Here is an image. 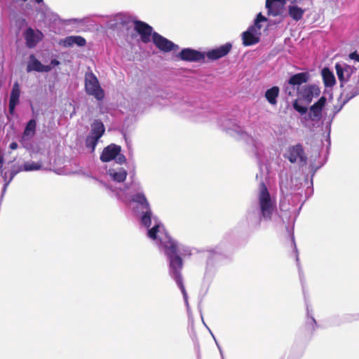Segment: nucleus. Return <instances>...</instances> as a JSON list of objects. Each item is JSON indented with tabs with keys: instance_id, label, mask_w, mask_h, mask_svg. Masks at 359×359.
<instances>
[{
	"instance_id": "1",
	"label": "nucleus",
	"mask_w": 359,
	"mask_h": 359,
	"mask_svg": "<svg viewBox=\"0 0 359 359\" xmlns=\"http://www.w3.org/2000/svg\"><path fill=\"white\" fill-rule=\"evenodd\" d=\"M104 186L114 191L118 200L132 208L134 214L139 218L140 224L147 229L148 237L156 238L163 225L158 218L154 215L144 189L134 175L131 177L130 182L126 184L123 188L114 189L108 184H104Z\"/></svg>"
},
{
	"instance_id": "2",
	"label": "nucleus",
	"mask_w": 359,
	"mask_h": 359,
	"mask_svg": "<svg viewBox=\"0 0 359 359\" xmlns=\"http://www.w3.org/2000/svg\"><path fill=\"white\" fill-rule=\"evenodd\" d=\"M158 245L161 252L167 257L168 263V273L181 290L184 302L189 309L188 295L184 285L182 270L183 260L182 256L191 255V249L179 243L166 232L164 226L160 229L156 238H151Z\"/></svg>"
},
{
	"instance_id": "3",
	"label": "nucleus",
	"mask_w": 359,
	"mask_h": 359,
	"mask_svg": "<svg viewBox=\"0 0 359 359\" xmlns=\"http://www.w3.org/2000/svg\"><path fill=\"white\" fill-rule=\"evenodd\" d=\"M257 199V205L249 209L245 217L248 228L253 231L259 229L263 223L271 222L277 215L276 201L263 182L259 185Z\"/></svg>"
},
{
	"instance_id": "4",
	"label": "nucleus",
	"mask_w": 359,
	"mask_h": 359,
	"mask_svg": "<svg viewBox=\"0 0 359 359\" xmlns=\"http://www.w3.org/2000/svg\"><path fill=\"white\" fill-rule=\"evenodd\" d=\"M217 115L215 118L217 120L218 126L225 131L229 135L239 140L246 141L248 143H252L255 148L258 155L261 154L257 149H262V144L257 140H255L248 132L243 131L241 126L243 123L241 119L245 118L243 117L242 114H214Z\"/></svg>"
},
{
	"instance_id": "5",
	"label": "nucleus",
	"mask_w": 359,
	"mask_h": 359,
	"mask_svg": "<svg viewBox=\"0 0 359 359\" xmlns=\"http://www.w3.org/2000/svg\"><path fill=\"white\" fill-rule=\"evenodd\" d=\"M335 114L329 116L327 114H300L299 120L302 125L311 131L320 129L326 133V141L330 144L331 125Z\"/></svg>"
},
{
	"instance_id": "6",
	"label": "nucleus",
	"mask_w": 359,
	"mask_h": 359,
	"mask_svg": "<svg viewBox=\"0 0 359 359\" xmlns=\"http://www.w3.org/2000/svg\"><path fill=\"white\" fill-rule=\"evenodd\" d=\"M320 90L316 84L305 85L298 91V97L293 102V108L297 112H308L314 97H318Z\"/></svg>"
},
{
	"instance_id": "7",
	"label": "nucleus",
	"mask_w": 359,
	"mask_h": 359,
	"mask_svg": "<svg viewBox=\"0 0 359 359\" xmlns=\"http://www.w3.org/2000/svg\"><path fill=\"white\" fill-rule=\"evenodd\" d=\"M229 248V245H226V242L222 241L215 248L207 250V270H211L212 268L218 266L224 259L227 258Z\"/></svg>"
},
{
	"instance_id": "8",
	"label": "nucleus",
	"mask_w": 359,
	"mask_h": 359,
	"mask_svg": "<svg viewBox=\"0 0 359 359\" xmlns=\"http://www.w3.org/2000/svg\"><path fill=\"white\" fill-rule=\"evenodd\" d=\"M283 156L291 163H297L299 166L305 165L307 163V156L303 145L300 143L288 147Z\"/></svg>"
},
{
	"instance_id": "9",
	"label": "nucleus",
	"mask_w": 359,
	"mask_h": 359,
	"mask_svg": "<svg viewBox=\"0 0 359 359\" xmlns=\"http://www.w3.org/2000/svg\"><path fill=\"white\" fill-rule=\"evenodd\" d=\"M85 88L86 93L102 100L104 97V90L100 86L98 79L93 72H87L85 76Z\"/></svg>"
},
{
	"instance_id": "10",
	"label": "nucleus",
	"mask_w": 359,
	"mask_h": 359,
	"mask_svg": "<svg viewBox=\"0 0 359 359\" xmlns=\"http://www.w3.org/2000/svg\"><path fill=\"white\" fill-rule=\"evenodd\" d=\"M302 183L297 178L291 177L290 183L287 180L284 181L281 179L280 182V189L283 194H286L287 196H290L292 201L299 200L302 198L299 192L296 193L301 189Z\"/></svg>"
},
{
	"instance_id": "11",
	"label": "nucleus",
	"mask_w": 359,
	"mask_h": 359,
	"mask_svg": "<svg viewBox=\"0 0 359 359\" xmlns=\"http://www.w3.org/2000/svg\"><path fill=\"white\" fill-rule=\"evenodd\" d=\"M36 122L35 119L32 118L27 123L22 135L20 137V142L22 146L28 151L33 149V138L36 133Z\"/></svg>"
},
{
	"instance_id": "12",
	"label": "nucleus",
	"mask_w": 359,
	"mask_h": 359,
	"mask_svg": "<svg viewBox=\"0 0 359 359\" xmlns=\"http://www.w3.org/2000/svg\"><path fill=\"white\" fill-rule=\"evenodd\" d=\"M257 114H244V115H248V118H250V119H255L256 117H255V115ZM244 117H245V118L244 119H241L242 122L241 123V126L243 128V131H246L248 132V135H250L252 137H253L255 140H257L258 142H259L262 144V149H257V151L261 154L259 155H258L256 152V150H255V147L253 146V144L252 143H248L246 141H244L246 144H248V145H250L252 146V151L255 153V156H257V159L259 161H263V157H264V147L262 144V142L257 137L256 135V133H255V131L254 130L253 133H254V136L252 135V132H251V129H253V127H251L250 126H246L245 125V119H246V116H245Z\"/></svg>"
},
{
	"instance_id": "13",
	"label": "nucleus",
	"mask_w": 359,
	"mask_h": 359,
	"mask_svg": "<svg viewBox=\"0 0 359 359\" xmlns=\"http://www.w3.org/2000/svg\"><path fill=\"white\" fill-rule=\"evenodd\" d=\"M134 29L140 36L141 41L144 43L151 41L153 34V28L147 23L141 20L134 21Z\"/></svg>"
},
{
	"instance_id": "14",
	"label": "nucleus",
	"mask_w": 359,
	"mask_h": 359,
	"mask_svg": "<svg viewBox=\"0 0 359 359\" xmlns=\"http://www.w3.org/2000/svg\"><path fill=\"white\" fill-rule=\"evenodd\" d=\"M152 41L154 45L160 50L168 53L172 50H177L179 46L171 41L154 32L152 34Z\"/></svg>"
},
{
	"instance_id": "15",
	"label": "nucleus",
	"mask_w": 359,
	"mask_h": 359,
	"mask_svg": "<svg viewBox=\"0 0 359 359\" xmlns=\"http://www.w3.org/2000/svg\"><path fill=\"white\" fill-rule=\"evenodd\" d=\"M286 0H266L267 15L273 17L282 15L285 11Z\"/></svg>"
},
{
	"instance_id": "16",
	"label": "nucleus",
	"mask_w": 359,
	"mask_h": 359,
	"mask_svg": "<svg viewBox=\"0 0 359 359\" xmlns=\"http://www.w3.org/2000/svg\"><path fill=\"white\" fill-rule=\"evenodd\" d=\"M177 57L184 61L199 62L205 59V53L189 48H183L177 55Z\"/></svg>"
},
{
	"instance_id": "17",
	"label": "nucleus",
	"mask_w": 359,
	"mask_h": 359,
	"mask_svg": "<svg viewBox=\"0 0 359 359\" xmlns=\"http://www.w3.org/2000/svg\"><path fill=\"white\" fill-rule=\"evenodd\" d=\"M232 44L226 43L216 48L212 49L206 53V56L210 60H217L226 56L231 50Z\"/></svg>"
},
{
	"instance_id": "18",
	"label": "nucleus",
	"mask_w": 359,
	"mask_h": 359,
	"mask_svg": "<svg viewBox=\"0 0 359 359\" xmlns=\"http://www.w3.org/2000/svg\"><path fill=\"white\" fill-rule=\"evenodd\" d=\"M121 151L120 146L111 144L103 149L100 158L102 162H109L114 160Z\"/></svg>"
},
{
	"instance_id": "19",
	"label": "nucleus",
	"mask_w": 359,
	"mask_h": 359,
	"mask_svg": "<svg viewBox=\"0 0 359 359\" xmlns=\"http://www.w3.org/2000/svg\"><path fill=\"white\" fill-rule=\"evenodd\" d=\"M107 173L111 180L116 182H123L128 175L127 171L121 167L109 168Z\"/></svg>"
},
{
	"instance_id": "20",
	"label": "nucleus",
	"mask_w": 359,
	"mask_h": 359,
	"mask_svg": "<svg viewBox=\"0 0 359 359\" xmlns=\"http://www.w3.org/2000/svg\"><path fill=\"white\" fill-rule=\"evenodd\" d=\"M59 44L64 47H71L74 44H76L78 46L82 47L86 46V41L81 36H69L61 39L59 41Z\"/></svg>"
},
{
	"instance_id": "21",
	"label": "nucleus",
	"mask_w": 359,
	"mask_h": 359,
	"mask_svg": "<svg viewBox=\"0 0 359 359\" xmlns=\"http://www.w3.org/2000/svg\"><path fill=\"white\" fill-rule=\"evenodd\" d=\"M257 32L254 26H251L248 31L242 34L243 43L245 46H250L257 43L259 41V37L256 36L253 32Z\"/></svg>"
},
{
	"instance_id": "22",
	"label": "nucleus",
	"mask_w": 359,
	"mask_h": 359,
	"mask_svg": "<svg viewBox=\"0 0 359 359\" xmlns=\"http://www.w3.org/2000/svg\"><path fill=\"white\" fill-rule=\"evenodd\" d=\"M31 61L27 65V71H36L39 72H48L51 69L50 66L43 65L41 62L36 59L33 55L30 56Z\"/></svg>"
},
{
	"instance_id": "23",
	"label": "nucleus",
	"mask_w": 359,
	"mask_h": 359,
	"mask_svg": "<svg viewBox=\"0 0 359 359\" xmlns=\"http://www.w3.org/2000/svg\"><path fill=\"white\" fill-rule=\"evenodd\" d=\"M20 95V86L18 82H15L13 86L12 90H11V95H10L9 111L8 112L14 111L15 106L19 102Z\"/></svg>"
},
{
	"instance_id": "24",
	"label": "nucleus",
	"mask_w": 359,
	"mask_h": 359,
	"mask_svg": "<svg viewBox=\"0 0 359 359\" xmlns=\"http://www.w3.org/2000/svg\"><path fill=\"white\" fill-rule=\"evenodd\" d=\"M310 78L308 72L297 73L292 75L288 80V84L291 86H298L303 83H307Z\"/></svg>"
},
{
	"instance_id": "25",
	"label": "nucleus",
	"mask_w": 359,
	"mask_h": 359,
	"mask_svg": "<svg viewBox=\"0 0 359 359\" xmlns=\"http://www.w3.org/2000/svg\"><path fill=\"white\" fill-rule=\"evenodd\" d=\"M105 131L103 123L100 120H95L90 125V130L88 135L100 139Z\"/></svg>"
},
{
	"instance_id": "26",
	"label": "nucleus",
	"mask_w": 359,
	"mask_h": 359,
	"mask_svg": "<svg viewBox=\"0 0 359 359\" xmlns=\"http://www.w3.org/2000/svg\"><path fill=\"white\" fill-rule=\"evenodd\" d=\"M26 41V46L29 48H34L39 41V38L35 34L34 29L31 27L27 29L24 34Z\"/></svg>"
},
{
	"instance_id": "27",
	"label": "nucleus",
	"mask_w": 359,
	"mask_h": 359,
	"mask_svg": "<svg viewBox=\"0 0 359 359\" xmlns=\"http://www.w3.org/2000/svg\"><path fill=\"white\" fill-rule=\"evenodd\" d=\"M306 320L305 322V329L310 334H313L317 327V323L316 319L313 318V314L310 312L309 305L306 303Z\"/></svg>"
},
{
	"instance_id": "28",
	"label": "nucleus",
	"mask_w": 359,
	"mask_h": 359,
	"mask_svg": "<svg viewBox=\"0 0 359 359\" xmlns=\"http://www.w3.org/2000/svg\"><path fill=\"white\" fill-rule=\"evenodd\" d=\"M280 89L278 86H273L265 92V98L271 105L277 104V98L279 95Z\"/></svg>"
},
{
	"instance_id": "29",
	"label": "nucleus",
	"mask_w": 359,
	"mask_h": 359,
	"mask_svg": "<svg viewBox=\"0 0 359 359\" xmlns=\"http://www.w3.org/2000/svg\"><path fill=\"white\" fill-rule=\"evenodd\" d=\"M304 14V10L297 6H288V15L295 21H299L302 19Z\"/></svg>"
},
{
	"instance_id": "30",
	"label": "nucleus",
	"mask_w": 359,
	"mask_h": 359,
	"mask_svg": "<svg viewBox=\"0 0 359 359\" xmlns=\"http://www.w3.org/2000/svg\"><path fill=\"white\" fill-rule=\"evenodd\" d=\"M322 76L325 86H332L335 83V77L327 67L323 69Z\"/></svg>"
},
{
	"instance_id": "31",
	"label": "nucleus",
	"mask_w": 359,
	"mask_h": 359,
	"mask_svg": "<svg viewBox=\"0 0 359 359\" xmlns=\"http://www.w3.org/2000/svg\"><path fill=\"white\" fill-rule=\"evenodd\" d=\"M286 229H287V231L289 232V233L290 235V237H291L292 244V245L294 247V251L295 252L297 265L298 269H299V273L300 280H301V283L302 284V287H304L302 271V269H301L300 263H299L298 250L297 248L296 243H295V241H294V233H293L292 229L291 231L290 230L289 227H286Z\"/></svg>"
},
{
	"instance_id": "32",
	"label": "nucleus",
	"mask_w": 359,
	"mask_h": 359,
	"mask_svg": "<svg viewBox=\"0 0 359 359\" xmlns=\"http://www.w3.org/2000/svg\"><path fill=\"white\" fill-rule=\"evenodd\" d=\"M208 114H189L187 119L194 123H205L209 121Z\"/></svg>"
},
{
	"instance_id": "33",
	"label": "nucleus",
	"mask_w": 359,
	"mask_h": 359,
	"mask_svg": "<svg viewBox=\"0 0 359 359\" xmlns=\"http://www.w3.org/2000/svg\"><path fill=\"white\" fill-rule=\"evenodd\" d=\"M99 140V138L91 136L90 135H88L86 137L85 142L86 147L90 151V153H93L95 151Z\"/></svg>"
},
{
	"instance_id": "34",
	"label": "nucleus",
	"mask_w": 359,
	"mask_h": 359,
	"mask_svg": "<svg viewBox=\"0 0 359 359\" xmlns=\"http://www.w3.org/2000/svg\"><path fill=\"white\" fill-rule=\"evenodd\" d=\"M137 121L136 114H128L123 122V130H128Z\"/></svg>"
},
{
	"instance_id": "35",
	"label": "nucleus",
	"mask_w": 359,
	"mask_h": 359,
	"mask_svg": "<svg viewBox=\"0 0 359 359\" xmlns=\"http://www.w3.org/2000/svg\"><path fill=\"white\" fill-rule=\"evenodd\" d=\"M41 168L42 163L41 162L27 161L22 165V170L34 171L39 170Z\"/></svg>"
},
{
	"instance_id": "36",
	"label": "nucleus",
	"mask_w": 359,
	"mask_h": 359,
	"mask_svg": "<svg viewBox=\"0 0 359 359\" xmlns=\"http://www.w3.org/2000/svg\"><path fill=\"white\" fill-rule=\"evenodd\" d=\"M325 103L326 98L325 97L322 96L316 102L309 107V112H322Z\"/></svg>"
},
{
	"instance_id": "37",
	"label": "nucleus",
	"mask_w": 359,
	"mask_h": 359,
	"mask_svg": "<svg viewBox=\"0 0 359 359\" xmlns=\"http://www.w3.org/2000/svg\"><path fill=\"white\" fill-rule=\"evenodd\" d=\"M267 21V18L266 17H264L261 13H259L257 15V18L255 20V24H254V27H255V29H257V30H260L262 26L259 25V23L261 22H266Z\"/></svg>"
},
{
	"instance_id": "38",
	"label": "nucleus",
	"mask_w": 359,
	"mask_h": 359,
	"mask_svg": "<svg viewBox=\"0 0 359 359\" xmlns=\"http://www.w3.org/2000/svg\"><path fill=\"white\" fill-rule=\"evenodd\" d=\"M15 174H16L15 171L11 172L9 180H8V182H6L4 183L2 190H1V201H2L3 197L6 191L7 187H8V184L11 183V182L12 181V180L13 179V177H15Z\"/></svg>"
},
{
	"instance_id": "39",
	"label": "nucleus",
	"mask_w": 359,
	"mask_h": 359,
	"mask_svg": "<svg viewBox=\"0 0 359 359\" xmlns=\"http://www.w3.org/2000/svg\"><path fill=\"white\" fill-rule=\"evenodd\" d=\"M325 163V161H323L322 163H320L319 165H316L315 163H312L311 165H310V169H311V172H312V175H311V177H313V175H315L316 172Z\"/></svg>"
},
{
	"instance_id": "40",
	"label": "nucleus",
	"mask_w": 359,
	"mask_h": 359,
	"mask_svg": "<svg viewBox=\"0 0 359 359\" xmlns=\"http://www.w3.org/2000/svg\"><path fill=\"white\" fill-rule=\"evenodd\" d=\"M336 72L337 76L340 81L344 79V69L343 67L339 64H336L335 65Z\"/></svg>"
},
{
	"instance_id": "41",
	"label": "nucleus",
	"mask_w": 359,
	"mask_h": 359,
	"mask_svg": "<svg viewBox=\"0 0 359 359\" xmlns=\"http://www.w3.org/2000/svg\"><path fill=\"white\" fill-rule=\"evenodd\" d=\"M114 160L116 161V163L122 164L126 161V158L123 154L119 152L118 154H117L116 157L114 158Z\"/></svg>"
},
{
	"instance_id": "42",
	"label": "nucleus",
	"mask_w": 359,
	"mask_h": 359,
	"mask_svg": "<svg viewBox=\"0 0 359 359\" xmlns=\"http://www.w3.org/2000/svg\"><path fill=\"white\" fill-rule=\"evenodd\" d=\"M0 174H1V176L2 177V178L4 180V183L6 182H8V180H7L8 172H4V170L2 169V165H0Z\"/></svg>"
},
{
	"instance_id": "43",
	"label": "nucleus",
	"mask_w": 359,
	"mask_h": 359,
	"mask_svg": "<svg viewBox=\"0 0 359 359\" xmlns=\"http://www.w3.org/2000/svg\"><path fill=\"white\" fill-rule=\"evenodd\" d=\"M294 90L292 87L285 86V93L290 96L293 95Z\"/></svg>"
},
{
	"instance_id": "44",
	"label": "nucleus",
	"mask_w": 359,
	"mask_h": 359,
	"mask_svg": "<svg viewBox=\"0 0 359 359\" xmlns=\"http://www.w3.org/2000/svg\"><path fill=\"white\" fill-rule=\"evenodd\" d=\"M349 57L352 60H355L359 62V55L357 53L356 51L351 53L349 55Z\"/></svg>"
},
{
	"instance_id": "45",
	"label": "nucleus",
	"mask_w": 359,
	"mask_h": 359,
	"mask_svg": "<svg viewBox=\"0 0 359 359\" xmlns=\"http://www.w3.org/2000/svg\"><path fill=\"white\" fill-rule=\"evenodd\" d=\"M18 143L15 142H11L9 145L10 149L12 150L16 149L18 148Z\"/></svg>"
},
{
	"instance_id": "46",
	"label": "nucleus",
	"mask_w": 359,
	"mask_h": 359,
	"mask_svg": "<svg viewBox=\"0 0 359 359\" xmlns=\"http://www.w3.org/2000/svg\"><path fill=\"white\" fill-rule=\"evenodd\" d=\"M313 189H308L306 192V195H308V196L306 197L307 198L308 197L311 196L313 194Z\"/></svg>"
},
{
	"instance_id": "47",
	"label": "nucleus",
	"mask_w": 359,
	"mask_h": 359,
	"mask_svg": "<svg viewBox=\"0 0 359 359\" xmlns=\"http://www.w3.org/2000/svg\"><path fill=\"white\" fill-rule=\"evenodd\" d=\"M213 338H214V339H215V343H216V344H217V348H218V349H219V353H220L221 355H222V356H223V352H222V350L221 346H220L219 345V344L217 342V341H216L215 338V337H213Z\"/></svg>"
},
{
	"instance_id": "48",
	"label": "nucleus",
	"mask_w": 359,
	"mask_h": 359,
	"mask_svg": "<svg viewBox=\"0 0 359 359\" xmlns=\"http://www.w3.org/2000/svg\"><path fill=\"white\" fill-rule=\"evenodd\" d=\"M303 203H304V202H302V203L301 204V205L299 207V208H298V211H297V213L295 214V215H294V220H293V222H292L293 224L294 223L295 219H296L297 216L298 215V214H299V210H301V208H302V206Z\"/></svg>"
},
{
	"instance_id": "49",
	"label": "nucleus",
	"mask_w": 359,
	"mask_h": 359,
	"mask_svg": "<svg viewBox=\"0 0 359 359\" xmlns=\"http://www.w3.org/2000/svg\"><path fill=\"white\" fill-rule=\"evenodd\" d=\"M51 64L56 65L59 64V62L57 60L54 59L51 61Z\"/></svg>"
},
{
	"instance_id": "50",
	"label": "nucleus",
	"mask_w": 359,
	"mask_h": 359,
	"mask_svg": "<svg viewBox=\"0 0 359 359\" xmlns=\"http://www.w3.org/2000/svg\"><path fill=\"white\" fill-rule=\"evenodd\" d=\"M3 161H4V158H3V156H1V154H0V164H1V165H2Z\"/></svg>"
},
{
	"instance_id": "51",
	"label": "nucleus",
	"mask_w": 359,
	"mask_h": 359,
	"mask_svg": "<svg viewBox=\"0 0 359 359\" xmlns=\"http://www.w3.org/2000/svg\"><path fill=\"white\" fill-rule=\"evenodd\" d=\"M283 359H297L295 357H287L286 358H283Z\"/></svg>"
},
{
	"instance_id": "52",
	"label": "nucleus",
	"mask_w": 359,
	"mask_h": 359,
	"mask_svg": "<svg viewBox=\"0 0 359 359\" xmlns=\"http://www.w3.org/2000/svg\"><path fill=\"white\" fill-rule=\"evenodd\" d=\"M36 2H37L38 4H40L43 1V0H35Z\"/></svg>"
},
{
	"instance_id": "53",
	"label": "nucleus",
	"mask_w": 359,
	"mask_h": 359,
	"mask_svg": "<svg viewBox=\"0 0 359 359\" xmlns=\"http://www.w3.org/2000/svg\"><path fill=\"white\" fill-rule=\"evenodd\" d=\"M201 319H202V321H203V323L204 325H205V326H206V324L205 323V322H204V320H203V316H202V315H201Z\"/></svg>"
},
{
	"instance_id": "54",
	"label": "nucleus",
	"mask_w": 359,
	"mask_h": 359,
	"mask_svg": "<svg viewBox=\"0 0 359 359\" xmlns=\"http://www.w3.org/2000/svg\"><path fill=\"white\" fill-rule=\"evenodd\" d=\"M354 316V317H355L354 319H358V318H359V315H358V314H357V315H355V316Z\"/></svg>"
},
{
	"instance_id": "55",
	"label": "nucleus",
	"mask_w": 359,
	"mask_h": 359,
	"mask_svg": "<svg viewBox=\"0 0 359 359\" xmlns=\"http://www.w3.org/2000/svg\"><path fill=\"white\" fill-rule=\"evenodd\" d=\"M205 327H207V329L210 330L209 327H208L207 325ZM209 331L211 332L210 330H209ZM210 333H211L212 335H213L212 332H210ZM212 337H214V336H212Z\"/></svg>"
},
{
	"instance_id": "56",
	"label": "nucleus",
	"mask_w": 359,
	"mask_h": 359,
	"mask_svg": "<svg viewBox=\"0 0 359 359\" xmlns=\"http://www.w3.org/2000/svg\"><path fill=\"white\" fill-rule=\"evenodd\" d=\"M285 211H289L290 212H292V211L290 210V208H288V209L285 210Z\"/></svg>"
}]
</instances>
